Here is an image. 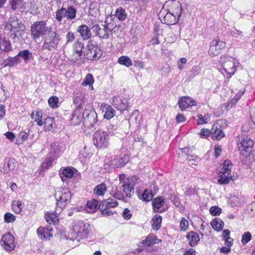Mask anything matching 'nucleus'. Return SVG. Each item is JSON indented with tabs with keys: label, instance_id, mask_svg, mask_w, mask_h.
I'll use <instances>...</instances> for the list:
<instances>
[{
	"label": "nucleus",
	"instance_id": "obj_38",
	"mask_svg": "<svg viewBox=\"0 0 255 255\" xmlns=\"http://www.w3.org/2000/svg\"><path fill=\"white\" fill-rule=\"evenodd\" d=\"M123 188V191L125 193V196L127 197H130L131 196V193H133L134 189L130 186H129L125 181L122 185Z\"/></svg>",
	"mask_w": 255,
	"mask_h": 255
},
{
	"label": "nucleus",
	"instance_id": "obj_48",
	"mask_svg": "<svg viewBox=\"0 0 255 255\" xmlns=\"http://www.w3.org/2000/svg\"><path fill=\"white\" fill-rule=\"evenodd\" d=\"M163 202L164 199L162 197H159L155 198L152 201V204L154 208L158 209L163 206Z\"/></svg>",
	"mask_w": 255,
	"mask_h": 255
},
{
	"label": "nucleus",
	"instance_id": "obj_52",
	"mask_svg": "<svg viewBox=\"0 0 255 255\" xmlns=\"http://www.w3.org/2000/svg\"><path fill=\"white\" fill-rule=\"evenodd\" d=\"M98 205V201L94 199H92V200L87 201L86 206L88 209L94 211L97 208Z\"/></svg>",
	"mask_w": 255,
	"mask_h": 255
},
{
	"label": "nucleus",
	"instance_id": "obj_1",
	"mask_svg": "<svg viewBox=\"0 0 255 255\" xmlns=\"http://www.w3.org/2000/svg\"><path fill=\"white\" fill-rule=\"evenodd\" d=\"M220 62L223 67L222 74L227 78H230L236 71V66L238 64L237 60L231 56H222Z\"/></svg>",
	"mask_w": 255,
	"mask_h": 255
},
{
	"label": "nucleus",
	"instance_id": "obj_33",
	"mask_svg": "<svg viewBox=\"0 0 255 255\" xmlns=\"http://www.w3.org/2000/svg\"><path fill=\"white\" fill-rule=\"evenodd\" d=\"M158 242L159 241L155 235L153 234H150L144 240L142 241V243L145 245L146 246H149L152 244H155Z\"/></svg>",
	"mask_w": 255,
	"mask_h": 255
},
{
	"label": "nucleus",
	"instance_id": "obj_37",
	"mask_svg": "<svg viewBox=\"0 0 255 255\" xmlns=\"http://www.w3.org/2000/svg\"><path fill=\"white\" fill-rule=\"evenodd\" d=\"M11 9L15 10L17 8H21L24 5L22 0H11L9 1Z\"/></svg>",
	"mask_w": 255,
	"mask_h": 255
},
{
	"label": "nucleus",
	"instance_id": "obj_40",
	"mask_svg": "<svg viewBox=\"0 0 255 255\" xmlns=\"http://www.w3.org/2000/svg\"><path fill=\"white\" fill-rule=\"evenodd\" d=\"M66 8L61 7L55 12V18L59 22H61L63 17H66Z\"/></svg>",
	"mask_w": 255,
	"mask_h": 255
},
{
	"label": "nucleus",
	"instance_id": "obj_15",
	"mask_svg": "<svg viewBox=\"0 0 255 255\" xmlns=\"http://www.w3.org/2000/svg\"><path fill=\"white\" fill-rule=\"evenodd\" d=\"M113 105L114 107L121 111L127 110L128 107V99L126 98H120L119 97H114L113 101Z\"/></svg>",
	"mask_w": 255,
	"mask_h": 255
},
{
	"label": "nucleus",
	"instance_id": "obj_4",
	"mask_svg": "<svg viewBox=\"0 0 255 255\" xmlns=\"http://www.w3.org/2000/svg\"><path fill=\"white\" fill-rule=\"evenodd\" d=\"M60 40V38L56 31L49 30L47 35L44 38L42 49L48 51L55 49Z\"/></svg>",
	"mask_w": 255,
	"mask_h": 255
},
{
	"label": "nucleus",
	"instance_id": "obj_2",
	"mask_svg": "<svg viewBox=\"0 0 255 255\" xmlns=\"http://www.w3.org/2000/svg\"><path fill=\"white\" fill-rule=\"evenodd\" d=\"M47 21L39 20L34 22L30 26L32 38L36 41L39 38L45 35L49 30Z\"/></svg>",
	"mask_w": 255,
	"mask_h": 255
},
{
	"label": "nucleus",
	"instance_id": "obj_60",
	"mask_svg": "<svg viewBox=\"0 0 255 255\" xmlns=\"http://www.w3.org/2000/svg\"><path fill=\"white\" fill-rule=\"evenodd\" d=\"M58 102V99L56 97H50L48 100V103L49 106L53 108L57 107Z\"/></svg>",
	"mask_w": 255,
	"mask_h": 255
},
{
	"label": "nucleus",
	"instance_id": "obj_23",
	"mask_svg": "<svg viewBox=\"0 0 255 255\" xmlns=\"http://www.w3.org/2000/svg\"><path fill=\"white\" fill-rule=\"evenodd\" d=\"M187 239L189 240V244L190 246L194 247L197 245L200 240L198 234L194 232L191 231L186 235Z\"/></svg>",
	"mask_w": 255,
	"mask_h": 255
},
{
	"label": "nucleus",
	"instance_id": "obj_43",
	"mask_svg": "<svg viewBox=\"0 0 255 255\" xmlns=\"http://www.w3.org/2000/svg\"><path fill=\"white\" fill-rule=\"evenodd\" d=\"M45 219L47 223L50 224L55 223L58 221V217L53 213H47L45 215Z\"/></svg>",
	"mask_w": 255,
	"mask_h": 255
},
{
	"label": "nucleus",
	"instance_id": "obj_31",
	"mask_svg": "<svg viewBox=\"0 0 255 255\" xmlns=\"http://www.w3.org/2000/svg\"><path fill=\"white\" fill-rule=\"evenodd\" d=\"M31 118L36 122L37 124L39 126H42L43 125L42 119V113L41 111L36 110L33 111L31 114Z\"/></svg>",
	"mask_w": 255,
	"mask_h": 255
},
{
	"label": "nucleus",
	"instance_id": "obj_8",
	"mask_svg": "<svg viewBox=\"0 0 255 255\" xmlns=\"http://www.w3.org/2000/svg\"><path fill=\"white\" fill-rule=\"evenodd\" d=\"M87 51L85 54L86 57L89 60H94L99 58L102 54L101 49L89 41L87 45Z\"/></svg>",
	"mask_w": 255,
	"mask_h": 255
},
{
	"label": "nucleus",
	"instance_id": "obj_24",
	"mask_svg": "<svg viewBox=\"0 0 255 255\" xmlns=\"http://www.w3.org/2000/svg\"><path fill=\"white\" fill-rule=\"evenodd\" d=\"M23 26L24 25L22 23L21 20H20L17 17L13 16H11L6 22L4 27H11V26Z\"/></svg>",
	"mask_w": 255,
	"mask_h": 255
},
{
	"label": "nucleus",
	"instance_id": "obj_45",
	"mask_svg": "<svg viewBox=\"0 0 255 255\" xmlns=\"http://www.w3.org/2000/svg\"><path fill=\"white\" fill-rule=\"evenodd\" d=\"M245 92V89L244 88L241 89L239 93L237 94L236 95L230 100L229 104H231V107L235 105L238 102L242 96L244 94Z\"/></svg>",
	"mask_w": 255,
	"mask_h": 255
},
{
	"label": "nucleus",
	"instance_id": "obj_55",
	"mask_svg": "<svg viewBox=\"0 0 255 255\" xmlns=\"http://www.w3.org/2000/svg\"><path fill=\"white\" fill-rule=\"evenodd\" d=\"M94 82L93 77L92 74H88L84 81L82 83L83 86L92 85Z\"/></svg>",
	"mask_w": 255,
	"mask_h": 255
},
{
	"label": "nucleus",
	"instance_id": "obj_36",
	"mask_svg": "<svg viewBox=\"0 0 255 255\" xmlns=\"http://www.w3.org/2000/svg\"><path fill=\"white\" fill-rule=\"evenodd\" d=\"M106 191L107 187L105 183H102L101 184L98 185L94 189V193L98 196H103Z\"/></svg>",
	"mask_w": 255,
	"mask_h": 255
},
{
	"label": "nucleus",
	"instance_id": "obj_10",
	"mask_svg": "<svg viewBox=\"0 0 255 255\" xmlns=\"http://www.w3.org/2000/svg\"><path fill=\"white\" fill-rule=\"evenodd\" d=\"M0 243V245L7 251H12L15 246L14 237L9 233L2 236Z\"/></svg>",
	"mask_w": 255,
	"mask_h": 255
},
{
	"label": "nucleus",
	"instance_id": "obj_17",
	"mask_svg": "<svg viewBox=\"0 0 255 255\" xmlns=\"http://www.w3.org/2000/svg\"><path fill=\"white\" fill-rule=\"evenodd\" d=\"M117 19L113 16H109L106 17L104 25L106 26L107 29L111 33L116 32L119 29V26L117 24Z\"/></svg>",
	"mask_w": 255,
	"mask_h": 255
},
{
	"label": "nucleus",
	"instance_id": "obj_39",
	"mask_svg": "<svg viewBox=\"0 0 255 255\" xmlns=\"http://www.w3.org/2000/svg\"><path fill=\"white\" fill-rule=\"evenodd\" d=\"M82 221L76 223L72 227L71 234L75 238L79 236L80 235V228H82Z\"/></svg>",
	"mask_w": 255,
	"mask_h": 255
},
{
	"label": "nucleus",
	"instance_id": "obj_50",
	"mask_svg": "<svg viewBox=\"0 0 255 255\" xmlns=\"http://www.w3.org/2000/svg\"><path fill=\"white\" fill-rule=\"evenodd\" d=\"M11 205L13 210L15 213L19 214L21 212L22 210V204L20 201H13Z\"/></svg>",
	"mask_w": 255,
	"mask_h": 255
},
{
	"label": "nucleus",
	"instance_id": "obj_46",
	"mask_svg": "<svg viewBox=\"0 0 255 255\" xmlns=\"http://www.w3.org/2000/svg\"><path fill=\"white\" fill-rule=\"evenodd\" d=\"M233 165L232 162L229 160H226L222 164V168L221 171L224 172L228 171L230 173H231L232 168Z\"/></svg>",
	"mask_w": 255,
	"mask_h": 255
},
{
	"label": "nucleus",
	"instance_id": "obj_61",
	"mask_svg": "<svg viewBox=\"0 0 255 255\" xmlns=\"http://www.w3.org/2000/svg\"><path fill=\"white\" fill-rule=\"evenodd\" d=\"M210 212L213 216H218L221 213V209L218 206H213L210 208Z\"/></svg>",
	"mask_w": 255,
	"mask_h": 255
},
{
	"label": "nucleus",
	"instance_id": "obj_5",
	"mask_svg": "<svg viewBox=\"0 0 255 255\" xmlns=\"http://www.w3.org/2000/svg\"><path fill=\"white\" fill-rule=\"evenodd\" d=\"M83 124L87 128L96 129L98 126L97 115L92 110L86 109L83 112Z\"/></svg>",
	"mask_w": 255,
	"mask_h": 255
},
{
	"label": "nucleus",
	"instance_id": "obj_32",
	"mask_svg": "<svg viewBox=\"0 0 255 255\" xmlns=\"http://www.w3.org/2000/svg\"><path fill=\"white\" fill-rule=\"evenodd\" d=\"M153 195L151 190L145 189L144 192L138 195L139 198L145 202H149L152 199Z\"/></svg>",
	"mask_w": 255,
	"mask_h": 255
},
{
	"label": "nucleus",
	"instance_id": "obj_22",
	"mask_svg": "<svg viewBox=\"0 0 255 255\" xmlns=\"http://www.w3.org/2000/svg\"><path fill=\"white\" fill-rule=\"evenodd\" d=\"M218 183L221 185L227 184L232 179V176L231 173L228 171L222 172L220 171L219 173Z\"/></svg>",
	"mask_w": 255,
	"mask_h": 255
},
{
	"label": "nucleus",
	"instance_id": "obj_21",
	"mask_svg": "<svg viewBox=\"0 0 255 255\" xmlns=\"http://www.w3.org/2000/svg\"><path fill=\"white\" fill-rule=\"evenodd\" d=\"M52 228L39 227L37 230L38 237L41 239H50L52 237Z\"/></svg>",
	"mask_w": 255,
	"mask_h": 255
},
{
	"label": "nucleus",
	"instance_id": "obj_28",
	"mask_svg": "<svg viewBox=\"0 0 255 255\" xmlns=\"http://www.w3.org/2000/svg\"><path fill=\"white\" fill-rule=\"evenodd\" d=\"M212 132V138L213 139L220 140L225 136L221 128H218L217 126H213Z\"/></svg>",
	"mask_w": 255,
	"mask_h": 255
},
{
	"label": "nucleus",
	"instance_id": "obj_25",
	"mask_svg": "<svg viewBox=\"0 0 255 255\" xmlns=\"http://www.w3.org/2000/svg\"><path fill=\"white\" fill-rule=\"evenodd\" d=\"M21 61V60L16 55L14 57H9L3 61V67H13L17 65Z\"/></svg>",
	"mask_w": 255,
	"mask_h": 255
},
{
	"label": "nucleus",
	"instance_id": "obj_42",
	"mask_svg": "<svg viewBox=\"0 0 255 255\" xmlns=\"http://www.w3.org/2000/svg\"><path fill=\"white\" fill-rule=\"evenodd\" d=\"M118 62L120 64L126 66L127 67H129L132 65L131 60L128 56H122L120 57L118 60Z\"/></svg>",
	"mask_w": 255,
	"mask_h": 255
},
{
	"label": "nucleus",
	"instance_id": "obj_41",
	"mask_svg": "<svg viewBox=\"0 0 255 255\" xmlns=\"http://www.w3.org/2000/svg\"><path fill=\"white\" fill-rule=\"evenodd\" d=\"M15 165L14 160L12 159H8L7 162L5 163L3 168L4 173H7L10 170L14 168Z\"/></svg>",
	"mask_w": 255,
	"mask_h": 255
},
{
	"label": "nucleus",
	"instance_id": "obj_62",
	"mask_svg": "<svg viewBox=\"0 0 255 255\" xmlns=\"http://www.w3.org/2000/svg\"><path fill=\"white\" fill-rule=\"evenodd\" d=\"M4 219L5 222L10 223L15 221V217L13 214L11 213H6L4 215Z\"/></svg>",
	"mask_w": 255,
	"mask_h": 255
},
{
	"label": "nucleus",
	"instance_id": "obj_6",
	"mask_svg": "<svg viewBox=\"0 0 255 255\" xmlns=\"http://www.w3.org/2000/svg\"><path fill=\"white\" fill-rule=\"evenodd\" d=\"M108 135L104 131L97 130L93 135L94 144L97 147H106L108 145Z\"/></svg>",
	"mask_w": 255,
	"mask_h": 255
},
{
	"label": "nucleus",
	"instance_id": "obj_30",
	"mask_svg": "<svg viewBox=\"0 0 255 255\" xmlns=\"http://www.w3.org/2000/svg\"><path fill=\"white\" fill-rule=\"evenodd\" d=\"M66 18L69 20H73L76 18L77 9L73 5H68L66 8Z\"/></svg>",
	"mask_w": 255,
	"mask_h": 255
},
{
	"label": "nucleus",
	"instance_id": "obj_44",
	"mask_svg": "<svg viewBox=\"0 0 255 255\" xmlns=\"http://www.w3.org/2000/svg\"><path fill=\"white\" fill-rule=\"evenodd\" d=\"M43 125H44V128L48 130L53 129L54 126L53 119L50 117L45 118L43 122Z\"/></svg>",
	"mask_w": 255,
	"mask_h": 255
},
{
	"label": "nucleus",
	"instance_id": "obj_29",
	"mask_svg": "<svg viewBox=\"0 0 255 255\" xmlns=\"http://www.w3.org/2000/svg\"><path fill=\"white\" fill-rule=\"evenodd\" d=\"M74 169L67 167L63 170L62 173H60V177L63 181H65L67 179L71 178L74 176Z\"/></svg>",
	"mask_w": 255,
	"mask_h": 255
},
{
	"label": "nucleus",
	"instance_id": "obj_51",
	"mask_svg": "<svg viewBox=\"0 0 255 255\" xmlns=\"http://www.w3.org/2000/svg\"><path fill=\"white\" fill-rule=\"evenodd\" d=\"M81 226L82 228L83 237H87L90 230V225L88 223H85L82 221Z\"/></svg>",
	"mask_w": 255,
	"mask_h": 255
},
{
	"label": "nucleus",
	"instance_id": "obj_11",
	"mask_svg": "<svg viewBox=\"0 0 255 255\" xmlns=\"http://www.w3.org/2000/svg\"><path fill=\"white\" fill-rule=\"evenodd\" d=\"M84 44L79 41H76L73 46V53L70 55V60L77 62L81 57L82 50L84 49Z\"/></svg>",
	"mask_w": 255,
	"mask_h": 255
},
{
	"label": "nucleus",
	"instance_id": "obj_20",
	"mask_svg": "<svg viewBox=\"0 0 255 255\" xmlns=\"http://www.w3.org/2000/svg\"><path fill=\"white\" fill-rule=\"evenodd\" d=\"M196 102L189 97H181L178 101V105L181 110L183 111L189 106H195Z\"/></svg>",
	"mask_w": 255,
	"mask_h": 255
},
{
	"label": "nucleus",
	"instance_id": "obj_56",
	"mask_svg": "<svg viewBox=\"0 0 255 255\" xmlns=\"http://www.w3.org/2000/svg\"><path fill=\"white\" fill-rule=\"evenodd\" d=\"M31 55V53H30L29 50H24L19 52L17 55L18 56L19 58V57H22L24 59V60L26 61L29 59L30 56Z\"/></svg>",
	"mask_w": 255,
	"mask_h": 255
},
{
	"label": "nucleus",
	"instance_id": "obj_47",
	"mask_svg": "<svg viewBox=\"0 0 255 255\" xmlns=\"http://www.w3.org/2000/svg\"><path fill=\"white\" fill-rule=\"evenodd\" d=\"M115 115V111L114 110V109H113L111 106H108L106 108L105 114L104 116V118L106 119H110L114 117Z\"/></svg>",
	"mask_w": 255,
	"mask_h": 255
},
{
	"label": "nucleus",
	"instance_id": "obj_53",
	"mask_svg": "<svg viewBox=\"0 0 255 255\" xmlns=\"http://www.w3.org/2000/svg\"><path fill=\"white\" fill-rule=\"evenodd\" d=\"M138 178L136 176H133L130 178H127L125 181L127 182L129 186L133 188L135 185L138 182Z\"/></svg>",
	"mask_w": 255,
	"mask_h": 255
},
{
	"label": "nucleus",
	"instance_id": "obj_34",
	"mask_svg": "<svg viewBox=\"0 0 255 255\" xmlns=\"http://www.w3.org/2000/svg\"><path fill=\"white\" fill-rule=\"evenodd\" d=\"M161 222V216L158 214L155 215L151 220L153 229L155 230H158L160 228Z\"/></svg>",
	"mask_w": 255,
	"mask_h": 255
},
{
	"label": "nucleus",
	"instance_id": "obj_13",
	"mask_svg": "<svg viewBox=\"0 0 255 255\" xmlns=\"http://www.w3.org/2000/svg\"><path fill=\"white\" fill-rule=\"evenodd\" d=\"M91 28L96 33V35L100 38L108 39L109 38L110 31L107 29L106 26L104 24L103 25V27H101L98 24H93L91 25Z\"/></svg>",
	"mask_w": 255,
	"mask_h": 255
},
{
	"label": "nucleus",
	"instance_id": "obj_7",
	"mask_svg": "<svg viewBox=\"0 0 255 255\" xmlns=\"http://www.w3.org/2000/svg\"><path fill=\"white\" fill-rule=\"evenodd\" d=\"M176 11L167 12L164 16V23L168 25H172L177 22L178 18L181 14L182 6L179 3L176 6Z\"/></svg>",
	"mask_w": 255,
	"mask_h": 255
},
{
	"label": "nucleus",
	"instance_id": "obj_54",
	"mask_svg": "<svg viewBox=\"0 0 255 255\" xmlns=\"http://www.w3.org/2000/svg\"><path fill=\"white\" fill-rule=\"evenodd\" d=\"M112 196L116 199L119 200H122L125 198V195L120 190H118L117 187H116V191L113 190L112 191Z\"/></svg>",
	"mask_w": 255,
	"mask_h": 255
},
{
	"label": "nucleus",
	"instance_id": "obj_57",
	"mask_svg": "<svg viewBox=\"0 0 255 255\" xmlns=\"http://www.w3.org/2000/svg\"><path fill=\"white\" fill-rule=\"evenodd\" d=\"M252 239V235L249 232H245L242 236V243L245 245L249 243Z\"/></svg>",
	"mask_w": 255,
	"mask_h": 255
},
{
	"label": "nucleus",
	"instance_id": "obj_19",
	"mask_svg": "<svg viewBox=\"0 0 255 255\" xmlns=\"http://www.w3.org/2000/svg\"><path fill=\"white\" fill-rule=\"evenodd\" d=\"M254 142L251 138L243 136L241 137L240 143H238L239 150L241 151H247L248 149L252 147Z\"/></svg>",
	"mask_w": 255,
	"mask_h": 255
},
{
	"label": "nucleus",
	"instance_id": "obj_18",
	"mask_svg": "<svg viewBox=\"0 0 255 255\" xmlns=\"http://www.w3.org/2000/svg\"><path fill=\"white\" fill-rule=\"evenodd\" d=\"M91 29H92L91 25L89 27L86 25L82 24L78 27L77 31L80 34V36L84 40H86L92 37Z\"/></svg>",
	"mask_w": 255,
	"mask_h": 255
},
{
	"label": "nucleus",
	"instance_id": "obj_49",
	"mask_svg": "<svg viewBox=\"0 0 255 255\" xmlns=\"http://www.w3.org/2000/svg\"><path fill=\"white\" fill-rule=\"evenodd\" d=\"M116 17L120 20H124L127 17L125 10L123 8H119L116 12Z\"/></svg>",
	"mask_w": 255,
	"mask_h": 255
},
{
	"label": "nucleus",
	"instance_id": "obj_63",
	"mask_svg": "<svg viewBox=\"0 0 255 255\" xmlns=\"http://www.w3.org/2000/svg\"><path fill=\"white\" fill-rule=\"evenodd\" d=\"M101 210L102 214L104 216H111L113 214V212L112 210H110V208H103V209H100Z\"/></svg>",
	"mask_w": 255,
	"mask_h": 255
},
{
	"label": "nucleus",
	"instance_id": "obj_26",
	"mask_svg": "<svg viewBox=\"0 0 255 255\" xmlns=\"http://www.w3.org/2000/svg\"><path fill=\"white\" fill-rule=\"evenodd\" d=\"M118 201L112 198H108L104 200L99 205L100 209L103 208H111L115 207L118 205Z\"/></svg>",
	"mask_w": 255,
	"mask_h": 255
},
{
	"label": "nucleus",
	"instance_id": "obj_14",
	"mask_svg": "<svg viewBox=\"0 0 255 255\" xmlns=\"http://www.w3.org/2000/svg\"><path fill=\"white\" fill-rule=\"evenodd\" d=\"M129 161V157L127 155H123L120 157H116L110 162V166L112 168H118L124 166Z\"/></svg>",
	"mask_w": 255,
	"mask_h": 255
},
{
	"label": "nucleus",
	"instance_id": "obj_3",
	"mask_svg": "<svg viewBox=\"0 0 255 255\" xmlns=\"http://www.w3.org/2000/svg\"><path fill=\"white\" fill-rule=\"evenodd\" d=\"M55 196L57 207L62 210L70 203L72 195L68 189L59 188L56 191Z\"/></svg>",
	"mask_w": 255,
	"mask_h": 255
},
{
	"label": "nucleus",
	"instance_id": "obj_58",
	"mask_svg": "<svg viewBox=\"0 0 255 255\" xmlns=\"http://www.w3.org/2000/svg\"><path fill=\"white\" fill-rule=\"evenodd\" d=\"M230 34L232 36L239 38L243 37V33L242 31L235 28H233L230 29Z\"/></svg>",
	"mask_w": 255,
	"mask_h": 255
},
{
	"label": "nucleus",
	"instance_id": "obj_12",
	"mask_svg": "<svg viewBox=\"0 0 255 255\" xmlns=\"http://www.w3.org/2000/svg\"><path fill=\"white\" fill-rule=\"evenodd\" d=\"M25 26H11V27H4V31L8 36L11 38L12 40L15 41L19 39V35L21 34L20 31L24 29Z\"/></svg>",
	"mask_w": 255,
	"mask_h": 255
},
{
	"label": "nucleus",
	"instance_id": "obj_16",
	"mask_svg": "<svg viewBox=\"0 0 255 255\" xmlns=\"http://www.w3.org/2000/svg\"><path fill=\"white\" fill-rule=\"evenodd\" d=\"M82 107V104L80 103L72 114L70 120L71 124L74 126L80 124L83 121V112L81 111Z\"/></svg>",
	"mask_w": 255,
	"mask_h": 255
},
{
	"label": "nucleus",
	"instance_id": "obj_64",
	"mask_svg": "<svg viewBox=\"0 0 255 255\" xmlns=\"http://www.w3.org/2000/svg\"><path fill=\"white\" fill-rule=\"evenodd\" d=\"M210 133H211V131L208 129L203 128V129H201L199 134L201 137L206 138L207 137L209 136Z\"/></svg>",
	"mask_w": 255,
	"mask_h": 255
},
{
	"label": "nucleus",
	"instance_id": "obj_27",
	"mask_svg": "<svg viewBox=\"0 0 255 255\" xmlns=\"http://www.w3.org/2000/svg\"><path fill=\"white\" fill-rule=\"evenodd\" d=\"M12 49L11 43L5 38L0 37V50L4 52H8Z\"/></svg>",
	"mask_w": 255,
	"mask_h": 255
},
{
	"label": "nucleus",
	"instance_id": "obj_9",
	"mask_svg": "<svg viewBox=\"0 0 255 255\" xmlns=\"http://www.w3.org/2000/svg\"><path fill=\"white\" fill-rule=\"evenodd\" d=\"M226 43L220 40H213L210 43L209 54L212 57L220 54L221 50L226 47Z\"/></svg>",
	"mask_w": 255,
	"mask_h": 255
},
{
	"label": "nucleus",
	"instance_id": "obj_59",
	"mask_svg": "<svg viewBox=\"0 0 255 255\" xmlns=\"http://www.w3.org/2000/svg\"><path fill=\"white\" fill-rule=\"evenodd\" d=\"M188 221L184 218H182L180 223V228L182 231H186L188 229Z\"/></svg>",
	"mask_w": 255,
	"mask_h": 255
},
{
	"label": "nucleus",
	"instance_id": "obj_35",
	"mask_svg": "<svg viewBox=\"0 0 255 255\" xmlns=\"http://www.w3.org/2000/svg\"><path fill=\"white\" fill-rule=\"evenodd\" d=\"M211 225L212 228L217 231H221L224 227L223 222L218 218H216L213 220L211 222Z\"/></svg>",
	"mask_w": 255,
	"mask_h": 255
}]
</instances>
